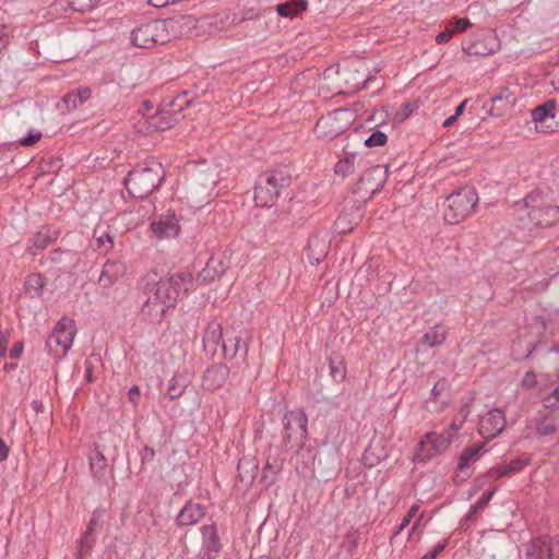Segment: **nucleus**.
Returning <instances> with one entry per match:
<instances>
[{
  "label": "nucleus",
  "instance_id": "obj_1",
  "mask_svg": "<svg viewBox=\"0 0 559 559\" xmlns=\"http://www.w3.org/2000/svg\"><path fill=\"white\" fill-rule=\"evenodd\" d=\"M179 282L174 277H162L153 285L146 286L147 298L142 307V314L151 322H159L179 295Z\"/></svg>",
  "mask_w": 559,
  "mask_h": 559
},
{
  "label": "nucleus",
  "instance_id": "obj_2",
  "mask_svg": "<svg viewBox=\"0 0 559 559\" xmlns=\"http://www.w3.org/2000/svg\"><path fill=\"white\" fill-rule=\"evenodd\" d=\"M521 210L520 221L523 228H546L559 222V206L552 205L549 197L539 190L533 191L523 200Z\"/></svg>",
  "mask_w": 559,
  "mask_h": 559
},
{
  "label": "nucleus",
  "instance_id": "obj_3",
  "mask_svg": "<svg viewBox=\"0 0 559 559\" xmlns=\"http://www.w3.org/2000/svg\"><path fill=\"white\" fill-rule=\"evenodd\" d=\"M165 170L162 163L147 159L138 164L124 179V186L133 198L143 199L153 193L163 182Z\"/></svg>",
  "mask_w": 559,
  "mask_h": 559
},
{
  "label": "nucleus",
  "instance_id": "obj_4",
  "mask_svg": "<svg viewBox=\"0 0 559 559\" xmlns=\"http://www.w3.org/2000/svg\"><path fill=\"white\" fill-rule=\"evenodd\" d=\"M173 20H155L136 27L132 32V44L140 48L164 45L171 39Z\"/></svg>",
  "mask_w": 559,
  "mask_h": 559
},
{
  "label": "nucleus",
  "instance_id": "obj_5",
  "mask_svg": "<svg viewBox=\"0 0 559 559\" xmlns=\"http://www.w3.org/2000/svg\"><path fill=\"white\" fill-rule=\"evenodd\" d=\"M190 105L187 95H178L154 115L147 117L146 131H165L183 119L182 110Z\"/></svg>",
  "mask_w": 559,
  "mask_h": 559
},
{
  "label": "nucleus",
  "instance_id": "obj_6",
  "mask_svg": "<svg viewBox=\"0 0 559 559\" xmlns=\"http://www.w3.org/2000/svg\"><path fill=\"white\" fill-rule=\"evenodd\" d=\"M478 202V195L472 188H463L447 198L443 218L448 224L465 219Z\"/></svg>",
  "mask_w": 559,
  "mask_h": 559
},
{
  "label": "nucleus",
  "instance_id": "obj_7",
  "mask_svg": "<svg viewBox=\"0 0 559 559\" xmlns=\"http://www.w3.org/2000/svg\"><path fill=\"white\" fill-rule=\"evenodd\" d=\"M356 120V112L350 108H337L321 117L316 124L319 138L333 140L350 128Z\"/></svg>",
  "mask_w": 559,
  "mask_h": 559
},
{
  "label": "nucleus",
  "instance_id": "obj_8",
  "mask_svg": "<svg viewBox=\"0 0 559 559\" xmlns=\"http://www.w3.org/2000/svg\"><path fill=\"white\" fill-rule=\"evenodd\" d=\"M75 334L74 321L66 317L60 319L47 337L48 352L57 359L63 358L71 348Z\"/></svg>",
  "mask_w": 559,
  "mask_h": 559
},
{
  "label": "nucleus",
  "instance_id": "obj_9",
  "mask_svg": "<svg viewBox=\"0 0 559 559\" xmlns=\"http://www.w3.org/2000/svg\"><path fill=\"white\" fill-rule=\"evenodd\" d=\"M286 185V178L280 173H269L254 188V201L258 206L270 207L277 201L281 189Z\"/></svg>",
  "mask_w": 559,
  "mask_h": 559
},
{
  "label": "nucleus",
  "instance_id": "obj_10",
  "mask_svg": "<svg viewBox=\"0 0 559 559\" xmlns=\"http://www.w3.org/2000/svg\"><path fill=\"white\" fill-rule=\"evenodd\" d=\"M308 418L302 409L296 408L285 413L283 417L284 442L286 444L293 442L297 447H302L307 439Z\"/></svg>",
  "mask_w": 559,
  "mask_h": 559
},
{
  "label": "nucleus",
  "instance_id": "obj_11",
  "mask_svg": "<svg viewBox=\"0 0 559 559\" xmlns=\"http://www.w3.org/2000/svg\"><path fill=\"white\" fill-rule=\"evenodd\" d=\"M452 435L444 436L437 432H428L425 435L416 448L414 454L415 462L428 461L447 450L450 444Z\"/></svg>",
  "mask_w": 559,
  "mask_h": 559
},
{
  "label": "nucleus",
  "instance_id": "obj_12",
  "mask_svg": "<svg viewBox=\"0 0 559 559\" xmlns=\"http://www.w3.org/2000/svg\"><path fill=\"white\" fill-rule=\"evenodd\" d=\"M388 167L374 165L366 169L356 182L355 192L362 195H373L386 181Z\"/></svg>",
  "mask_w": 559,
  "mask_h": 559
},
{
  "label": "nucleus",
  "instance_id": "obj_13",
  "mask_svg": "<svg viewBox=\"0 0 559 559\" xmlns=\"http://www.w3.org/2000/svg\"><path fill=\"white\" fill-rule=\"evenodd\" d=\"M526 559H559V540L538 537L530 540L525 547Z\"/></svg>",
  "mask_w": 559,
  "mask_h": 559
},
{
  "label": "nucleus",
  "instance_id": "obj_14",
  "mask_svg": "<svg viewBox=\"0 0 559 559\" xmlns=\"http://www.w3.org/2000/svg\"><path fill=\"white\" fill-rule=\"evenodd\" d=\"M151 230L158 240L175 238L180 230L179 221L174 212L168 211L152 221Z\"/></svg>",
  "mask_w": 559,
  "mask_h": 559
},
{
  "label": "nucleus",
  "instance_id": "obj_15",
  "mask_svg": "<svg viewBox=\"0 0 559 559\" xmlns=\"http://www.w3.org/2000/svg\"><path fill=\"white\" fill-rule=\"evenodd\" d=\"M507 420L502 409L492 408L479 420V433L487 439L497 437L506 428Z\"/></svg>",
  "mask_w": 559,
  "mask_h": 559
},
{
  "label": "nucleus",
  "instance_id": "obj_16",
  "mask_svg": "<svg viewBox=\"0 0 559 559\" xmlns=\"http://www.w3.org/2000/svg\"><path fill=\"white\" fill-rule=\"evenodd\" d=\"M203 347L206 353L215 355L221 348L225 355L228 354V347L223 342V329L219 322L212 320L209 322L204 335Z\"/></svg>",
  "mask_w": 559,
  "mask_h": 559
},
{
  "label": "nucleus",
  "instance_id": "obj_17",
  "mask_svg": "<svg viewBox=\"0 0 559 559\" xmlns=\"http://www.w3.org/2000/svg\"><path fill=\"white\" fill-rule=\"evenodd\" d=\"M484 444H474L463 450L459 456L457 468L454 479L465 480L471 476L469 466L474 464L480 456Z\"/></svg>",
  "mask_w": 559,
  "mask_h": 559
},
{
  "label": "nucleus",
  "instance_id": "obj_18",
  "mask_svg": "<svg viewBox=\"0 0 559 559\" xmlns=\"http://www.w3.org/2000/svg\"><path fill=\"white\" fill-rule=\"evenodd\" d=\"M228 378V368L223 364L213 365L203 374L202 386L205 390L214 391L224 385Z\"/></svg>",
  "mask_w": 559,
  "mask_h": 559
},
{
  "label": "nucleus",
  "instance_id": "obj_19",
  "mask_svg": "<svg viewBox=\"0 0 559 559\" xmlns=\"http://www.w3.org/2000/svg\"><path fill=\"white\" fill-rule=\"evenodd\" d=\"M92 95L90 87H79L75 91L67 93L58 104V108L62 112H69L76 109L83 103H85Z\"/></svg>",
  "mask_w": 559,
  "mask_h": 559
},
{
  "label": "nucleus",
  "instance_id": "obj_20",
  "mask_svg": "<svg viewBox=\"0 0 559 559\" xmlns=\"http://www.w3.org/2000/svg\"><path fill=\"white\" fill-rule=\"evenodd\" d=\"M227 269L226 261L222 258L211 257L206 265L199 273L197 280L202 284H209L221 277Z\"/></svg>",
  "mask_w": 559,
  "mask_h": 559
},
{
  "label": "nucleus",
  "instance_id": "obj_21",
  "mask_svg": "<svg viewBox=\"0 0 559 559\" xmlns=\"http://www.w3.org/2000/svg\"><path fill=\"white\" fill-rule=\"evenodd\" d=\"M481 544L485 550L492 552H501L509 544L508 535L502 531L489 530L483 533Z\"/></svg>",
  "mask_w": 559,
  "mask_h": 559
},
{
  "label": "nucleus",
  "instance_id": "obj_22",
  "mask_svg": "<svg viewBox=\"0 0 559 559\" xmlns=\"http://www.w3.org/2000/svg\"><path fill=\"white\" fill-rule=\"evenodd\" d=\"M329 242L319 236H313L308 241L307 259L312 265L319 264L329 253Z\"/></svg>",
  "mask_w": 559,
  "mask_h": 559
},
{
  "label": "nucleus",
  "instance_id": "obj_23",
  "mask_svg": "<svg viewBox=\"0 0 559 559\" xmlns=\"http://www.w3.org/2000/svg\"><path fill=\"white\" fill-rule=\"evenodd\" d=\"M124 274V265L119 261H107L98 277L100 286L108 288Z\"/></svg>",
  "mask_w": 559,
  "mask_h": 559
},
{
  "label": "nucleus",
  "instance_id": "obj_24",
  "mask_svg": "<svg viewBox=\"0 0 559 559\" xmlns=\"http://www.w3.org/2000/svg\"><path fill=\"white\" fill-rule=\"evenodd\" d=\"M258 464L254 459L243 457L237 465L239 483L243 488H249L255 478Z\"/></svg>",
  "mask_w": 559,
  "mask_h": 559
},
{
  "label": "nucleus",
  "instance_id": "obj_25",
  "mask_svg": "<svg viewBox=\"0 0 559 559\" xmlns=\"http://www.w3.org/2000/svg\"><path fill=\"white\" fill-rule=\"evenodd\" d=\"M204 516V510L200 504L187 503L177 516L180 526H189L199 522Z\"/></svg>",
  "mask_w": 559,
  "mask_h": 559
},
{
  "label": "nucleus",
  "instance_id": "obj_26",
  "mask_svg": "<svg viewBox=\"0 0 559 559\" xmlns=\"http://www.w3.org/2000/svg\"><path fill=\"white\" fill-rule=\"evenodd\" d=\"M203 548L205 552L211 556V554H217L222 546L219 543V537L217 535V528L215 524L204 525L201 527Z\"/></svg>",
  "mask_w": 559,
  "mask_h": 559
},
{
  "label": "nucleus",
  "instance_id": "obj_27",
  "mask_svg": "<svg viewBox=\"0 0 559 559\" xmlns=\"http://www.w3.org/2000/svg\"><path fill=\"white\" fill-rule=\"evenodd\" d=\"M447 335H448V330L442 324L433 325L421 337V340L417 346V350L419 349V346L436 347V346L441 345L445 341Z\"/></svg>",
  "mask_w": 559,
  "mask_h": 559
},
{
  "label": "nucleus",
  "instance_id": "obj_28",
  "mask_svg": "<svg viewBox=\"0 0 559 559\" xmlns=\"http://www.w3.org/2000/svg\"><path fill=\"white\" fill-rule=\"evenodd\" d=\"M512 93L508 87L501 88V91L490 98L491 107L488 112L491 116L500 117L503 115L504 110L511 104Z\"/></svg>",
  "mask_w": 559,
  "mask_h": 559
},
{
  "label": "nucleus",
  "instance_id": "obj_29",
  "mask_svg": "<svg viewBox=\"0 0 559 559\" xmlns=\"http://www.w3.org/2000/svg\"><path fill=\"white\" fill-rule=\"evenodd\" d=\"M59 236L57 230H50V228H43L39 230L32 240V245L28 250L36 254L37 250L45 249L49 243L53 242Z\"/></svg>",
  "mask_w": 559,
  "mask_h": 559
},
{
  "label": "nucleus",
  "instance_id": "obj_30",
  "mask_svg": "<svg viewBox=\"0 0 559 559\" xmlns=\"http://www.w3.org/2000/svg\"><path fill=\"white\" fill-rule=\"evenodd\" d=\"M361 162L362 159L357 154H347L343 159L337 162L334 171L338 176L347 177L354 174L356 166H360Z\"/></svg>",
  "mask_w": 559,
  "mask_h": 559
},
{
  "label": "nucleus",
  "instance_id": "obj_31",
  "mask_svg": "<svg viewBox=\"0 0 559 559\" xmlns=\"http://www.w3.org/2000/svg\"><path fill=\"white\" fill-rule=\"evenodd\" d=\"M94 452L95 454L90 456V467L94 478L98 481H103L106 476L107 461L97 445L95 447Z\"/></svg>",
  "mask_w": 559,
  "mask_h": 559
},
{
  "label": "nucleus",
  "instance_id": "obj_32",
  "mask_svg": "<svg viewBox=\"0 0 559 559\" xmlns=\"http://www.w3.org/2000/svg\"><path fill=\"white\" fill-rule=\"evenodd\" d=\"M307 7L308 2L306 0H296L277 4L276 12L280 16L294 17L298 13L306 11Z\"/></svg>",
  "mask_w": 559,
  "mask_h": 559
},
{
  "label": "nucleus",
  "instance_id": "obj_33",
  "mask_svg": "<svg viewBox=\"0 0 559 559\" xmlns=\"http://www.w3.org/2000/svg\"><path fill=\"white\" fill-rule=\"evenodd\" d=\"M527 464H528L527 459H525V460L516 459V460L511 461L509 464H507L504 466L493 468L491 471V474L493 476H496L497 478H501V477L520 472Z\"/></svg>",
  "mask_w": 559,
  "mask_h": 559
},
{
  "label": "nucleus",
  "instance_id": "obj_34",
  "mask_svg": "<svg viewBox=\"0 0 559 559\" xmlns=\"http://www.w3.org/2000/svg\"><path fill=\"white\" fill-rule=\"evenodd\" d=\"M100 516V512L94 511L93 516L91 518L87 528L83 535V537L80 540V556H82L83 551H88L92 548L93 540L90 539L93 531L95 530L96 525L98 524V519Z\"/></svg>",
  "mask_w": 559,
  "mask_h": 559
},
{
  "label": "nucleus",
  "instance_id": "obj_35",
  "mask_svg": "<svg viewBox=\"0 0 559 559\" xmlns=\"http://www.w3.org/2000/svg\"><path fill=\"white\" fill-rule=\"evenodd\" d=\"M449 383L447 379L442 378L433 385L431 395L435 401H439L441 404L447 405L449 403Z\"/></svg>",
  "mask_w": 559,
  "mask_h": 559
},
{
  "label": "nucleus",
  "instance_id": "obj_36",
  "mask_svg": "<svg viewBox=\"0 0 559 559\" xmlns=\"http://www.w3.org/2000/svg\"><path fill=\"white\" fill-rule=\"evenodd\" d=\"M330 374L336 382H343L347 374L346 364L341 358H330Z\"/></svg>",
  "mask_w": 559,
  "mask_h": 559
},
{
  "label": "nucleus",
  "instance_id": "obj_37",
  "mask_svg": "<svg viewBox=\"0 0 559 559\" xmlns=\"http://www.w3.org/2000/svg\"><path fill=\"white\" fill-rule=\"evenodd\" d=\"M46 284L45 277L41 274H31L25 282V287L28 292H33V297H40L43 288Z\"/></svg>",
  "mask_w": 559,
  "mask_h": 559
},
{
  "label": "nucleus",
  "instance_id": "obj_38",
  "mask_svg": "<svg viewBox=\"0 0 559 559\" xmlns=\"http://www.w3.org/2000/svg\"><path fill=\"white\" fill-rule=\"evenodd\" d=\"M186 381L182 377H174L167 389V394L170 400L180 397L186 391Z\"/></svg>",
  "mask_w": 559,
  "mask_h": 559
},
{
  "label": "nucleus",
  "instance_id": "obj_39",
  "mask_svg": "<svg viewBox=\"0 0 559 559\" xmlns=\"http://www.w3.org/2000/svg\"><path fill=\"white\" fill-rule=\"evenodd\" d=\"M554 102L545 103L540 106H537L532 111V118L535 122H543L547 117L554 118V114L551 110L554 109Z\"/></svg>",
  "mask_w": 559,
  "mask_h": 559
},
{
  "label": "nucleus",
  "instance_id": "obj_40",
  "mask_svg": "<svg viewBox=\"0 0 559 559\" xmlns=\"http://www.w3.org/2000/svg\"><path fill=\"white\" fill-rule=\"evenodd\" d=\"M281 463L271 464L266 462L262 469L261 481L266 486L272 485L275 480V475L281 471Z\"/></svg>",
  "mask_w": 559,
  "mask_h": 559
},
{
  "label": "nucleus",
  "instance_id": "obj_41",
  "mask_svg": "<svg viewBox=\"0 0 559 559\" xmlns=\"http://www.w3.org/2000/svg\"><path fill=\"white\" fill-rule=\"evenodd\" d=\"M376 450H377V447L373 445V444H370L364 452L362 454V462L366 466L368 467H373L374 465H377L378 463H380V461L385 456V454L383 455H379L376 453Z\"/></svg>",
  "mask_w": 559,
  "mask_h": 559
},
{
  "label": "nucleus",
  "instance_id": "obj_42",
  "mask_svg": "<svg viewBox=\"0 0 559 559\" xmlns=\"http://www.w3.org/2000/svg\"><path fill=\"white\" fill-rule=\"evenodd\" d=\"M557 427L549 417H544L536 426V432L539 437L551 436L556 433Z\"/></svg>",
  "mask_w": 559,
  "mask_h": 559
},
{
  "label": "nucleus",
  "instance_id": "obj_43",
  "mask_svg": "<svg viewBox=\"0 0 559 559\" xmlns=\"http://www.w3.org/2000/svg\"><path fill=\"white\" fill-rule=\"evenodd\" d=\"M99 0H68L72 10L78 12H87L94 9Z\"/></svg>",
  "mask_w": 559,
  "mask_h": 559
},
{
  "label": "nucleus",
  "instance_id": "obj_44",
  "mask_svg": "<svg viewBox=\"0 0 559 559\" xmlns=\"http://www.w3.org/2000/svg\"><path fill=\"white\" fill-rule=\"evenodd\" d=\"M471 413V409H469V406L468 405H464L459 414L454 417L452 424H451V430L452 432H449V435H454L463 425V423L465 421V419L467 418V416L469 415Z\"/></svg>",
  "mask_w": 559,
  "mask_h": 559
},
{
  "label": "nucleus",
  "instance_id": "obj_45",
  "mask_svg": "<svg viewBox=\"0 0 559 559\" xmlns=\"http://www.w3.org/2000/svg\"><path fill=\"white\" fill-rule=\"evenodd\" d=\"M388 136L382 131H374L366 140L365 145L368 147L382 146L386 143Z\"/></svg>",
  "mask_w": 559,
  "mask_h": 559
},
{
  "label": "nucleus",
  "instance_id": "obj_46",
  "mask_svg": "<svg viewBox=\"0 0 559 559\" xmlns=\"http://www.w3.org/2000/svg\"><path fill=\"white\" fill-rule=\"evenodd\" d=\"M96 246L97 249L102 250L104 253H107L114 247L112 237L107 233H103L102 235L97 236Z\"/></svg>",
  "mask_w": 559,
  "mask_h": 559
},
{
  "label": "nucleus",
  "instance_id": "obj_47",
  "mask_svg": "<svg viewBox=\"0 0 559 559\" xmlns=\"http://www.w3.org/2000/svg\"><path fill=\"white\" fill-rule=\"evenodd\" d=\"M413 109L409 103L403 104L394 115V122H404L412 114Z\"/></svg>",
  "mask_w": 559,
  "mask_h": 559
},
{
  "label": "nucleus",
  "instance_id": "obj_48",
  "mask_svg": "<svg viewBox=\"0 0 559 559\" xmlns=\"http://www.w3.org/2000/svg\"><path fill=\"white\" fill-rule=\"evenodd\" d=\"M492 495H493L492 491L485 492L481 496V498L474 506L471 507V510H469V513L467 515V519H471L474 513H476L477 511L481 510L489 502V500L491 499Z\"/></svg>",
  "mask_w": 559,
  "mask_h": 559
},
{
  "label": "nucleus",
  "instance_id": "obj_49",
  "mask_svg": "<svg viewBox=\"0 0 559 559\" xmlns=\"http://www.w3.org/2000/svg\"><path fill=\"white\" fill-rule=\"evenodd\" d=\"M214 19L215 20L212 25L219 26L221 28L231 25L235 21V19H231L228 13L217 14Z\"/></svg>",
  "mask_w": 559,
  "mask_h": 559
},
{
  "label": "nucleus",
  "instance_id": "obj_50",
  "mask_svg": "<svg viewBox=\"0 0 559 559\" xmlns=\"http://www.w3.org/2000/svg\"><path fill=\"white\" fill-rule=\"evenodd\" d=\"M41 139L40 132L31 131L25 138H22L19 142L22 146H31Z\"/></svg>",
  "mask_w": 559,
  "mask_h": 559
},
{
  "label": "nucleus",
  "instance_id": "obj_51",
  "mask_svg": "<svg viewBox=\"0 0 559 559\" xmlns=\"http://www.w3.org/2000/svg\"><path fill=\"white\" fill-rule=\"evenodd\" d=\"M464 51L467 55L486 56V55L490 53L492 51V49H489V50L481 49V48H479L478 44L475 43V44H472L471 46H468L467 48H464Z\"/></svg>",
  "mask_w": 559,
  "mask_h": 559
},
{
  "label": "nucleus",
  "instance_id": "obj_52",
  "mask_svg": "<svg viewBox=\"0 0 559 559\" xmlns=\"http://www.w3.org/2000/svg\"><path fill=\"white\" fill-rule=\"evenodd\" d=\"M100 361V357L96 354H93L91 355V357L86 360L85 365H86V378L90 382L93 381V378H92V366L94 362H99Z\"/></svg>",
  "mask_w": 559,
  "mask_h": 559
},
{
  "label": "nucleus",
  "instance_id": "obj_53",
  "mask_svg": "<svg viewBox=\"0 0 559 559\" xmlns=\"http://www.w3.org/2000/svg\"><path fill=\"white\" fill-rule=\"evenodd\" d=\"M10 341L9 332H2L0 334V357L7 356V347Z\"/></svg>",
  "mask_w": 559,
  "mask_h": 559
},
{
  "label": "nucleus",
  "instance_id": "obj_54",
  "mask_svg": "<svg viewBox=\"0 0 559 559\" xmlns=\"http://www.w3.org/2000/svg\"><path fill=\"white\" fill-rule=\"evenodd\" d=\"M445 544L440 543L433 547L430 551L426 552L421 559H436L438 555L444 549Z\"/></svg>",
  "mask_w": 559,
  "mask_h": 559
},
{
  "label": "nucleus",
  "instance_id": "obj_55",
  "mask_svg": "<svg viewBox=\"0 0 559 559\" xmlns=\"http://www.w3.org/2000/svg\"><path fill=\"white\" fill-rule=\"evenodd\" d=\"M140 389L138 385H133L132 388H130L129 392H128V399L129 401L133 404V406H138L139 404V401H140Z\"/></svg>",
  "mask_w": 559,
  "mask_h": 559
},
{
  "label": "nucleus",
  "instance_id": "obj_56",
  "mask_svg": "<svg viewBox=\"0 0 559 559\" xmlns=\"http://www.w3.org/2000/svg\"><path fill=\"white\" fill-rule=\"evenodd\" d=\"M142 462H151L155 456V451L153 448L145 445L140 452Z\"/></svg>",
  "mask_w": 559,
  "mask_h": 559
},
{
  "label": "nucleus",
  "instance_id": "obj_57",
  "mask_svg": "<svg viewBox=\"0 0 559 559\" xmlns=\"http://www.w3.org/2000/svg\"><path fill=\"white\" fill-rule=\"evenodd\" d=\"M522 385L525 388H533L536 385V376L533 371H527L522 379Z\"/></svg>",
  "mask_w": 559,
  "mask_h": 559
},
{
  "label": "nucleus",
  "instance_id": "obj_58",
  "mask_svg": "<svg viewBox=\"0 0 559 559\" xmlns=\"http://www.w3.org/2000/svg\"><path fill=\"white\" fill-rule=\"evenodd\" d=\"M24 349V343L23 342H16L13 347L11 348L9 356L11 359H17Z\"/></svg>",
  "mask_w": 559,
  "mask_h": 559
},
{
  "label": "nucleus",
  "instance_id": "obj_59",
  "mask_svg": "<svg viewBox=\"0 0 559 559\" xmlns=\"http://www.w3.org/2000/svg\"><path fill=\"white\" fill-rule=\"evenodd\" d=\"M453 33L454 31L452 29H445L443 32H440L436 37V41L438 44H445L451 39Z\"/></svg>",
  "mask_w": 559,
  "mask_h": 559
},
{
  "label": "nucleus",
  "instance_id": "obj_60",
  "mask_svg": "<svg viewBox=\"0 0 559 559\" xmlns=\"http://www.w3.org/2000/svg\"><path fill=\"white\" fill-rule=\"evenodd\" d=\"M454 25H455V31L464 32L471 26V22L468 19L461 17V19L455 20Z\"/></svg>",
  "mask_w": 559,
  "mask_h": 559
},
{
  "label": "nucleus",
  "instance_id": "obj_61",
  "mask_svg": "<svg viewBox=\"0 0 559 559\" xmlns=\"http://www.w3.org/2000/svg\"><path fill=\"white\" fill-rule=\"evenodd\" d=\"M9 455V448L5 442L0 438V463L5 461Z\"/></svg>",
  "mask_w": 559,
  "mask_h": 559
},
{
  "label": "nucleus",
  "instance_id": "obj_62",
  "mask_svg": "<svg viewBox=\"0 0 559 559\" xmlns=\"http://www.w3.org/2000/svg\"><path fill=\"white\" fill-rule=\"evenodd\" d=\"M148 4L155 8H164L169 3H173V0H147Z\"/></svg>",
  "mask_w": 559,
  "mask_h": 559
},
{
  "label": "nucleus",
  "instance_id": "obj_63",
  "mask_svg": "<svg viewBox=\"0 0 559 559\" xmlns=\"http://www.w3.org/2000/svg\"><path fill=\"white\" fill-rule=\"evenodd\" d=\"M240 343H241V337L240 336H236L234 338L233 348L230 350L228 349L230 357L235 356L236 353L239 350Z\"/></svg>",
  "mask_w": 559,
  "mask_h": 559
},
{
  "label": "nucleus",
  "instance_id": "obj_64",
  "mask_svg": "<svg viewBox=\"0 0 559 559\" xmlns=\"http://www.w3.org/2000/svg\"><path fill=\"white\" fill-rule=\"evenodd\" d=\"M412 519L409 516H405L403 519V521L401 522V524L399 525L397 530H396V534L401 533L406 526H408V524L411 523Z\"/></svg>",
  "mask_w": 559,
  "mask_h": 559
}]
</instances>
